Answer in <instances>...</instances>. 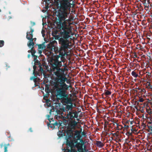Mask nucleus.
Here are the masks:
<instances>
[{"mask_svg":"<svg viewBox=\"0 0 152 152\" xmlns=\"http://www.w3.org/2000/svg\"><path fill=\"white\" fill-rule=\"evenodd\" d=\"M147 2H148V4L149 5V4H150L149 0H147Z\"/></svg>","mask_w":152,"mask_h":152,"instance_id":"obj_44","label":"nucleus"},{"mask_svg":"<svg viewBox=\"0 0 152 152\" xmlns=\"http://www.w3.org/2000/svg\"><path fill=\"white\" fill-rule=\"evenodd\" d=\"M69 19H72V21L73 20V17H69Z\"/></svg>","mask_w":152,"mask_h":152,"instance_id":"obj_39","label":"nucleus"},{"mask_svg":"<svg viewBox=\"0 0 152 152\" xmlns=\"http://www.w3.org/2000/svg\"><path fill=\"white\" fill-rule=\"evenodd\" d=\"M74 130L71 129H66V135L65 137V138L66 140V142L67 144L70 145V142L69 141V140L73 137L74 135ZM70 143L72 144V142H70Z\"/></svg>","mask_w":152,"mask_h":152,"instance_id":"obj_7","label":"nucleus"},{"mask_svg":"<svg viewBox=\"0 0 152 152\" xmlns=\"http://www.w3.org/2000/svg\"><path fill=\"white\" fill-rule=\"evenodd\" d=\"M81 132L79 130H76L74 134V136L76 138H77V140H81L82 139L81 138V136L80 134Z\"/></svg>","mask_w":152,"mask_h":152,"instance_id":"obj_11","label":"nucleus"},{"mask_svg":"<svg viewBox=\"0 0 152 152\" xmlns=\"http://www.w3.org/2000/svg\"><path fill=\"white\" fill-rule=\"evenodd\" d=\"M52 120V121H51V123H54L55 122H54V120L53 119V118H50V120Z\"/></svg>","mask_w":152,"mask_h":152,"instance_id":"obj_37","label":"nucleus"},{"mask_svg":"<svg viewBox=\"0 0 152 152\" xmlns=\"http://www.w3.org/2000/svg\"><path fill=\"white\" fill-rule=\"evenodd\" d=\"M45 1L46 3L45 8L48 10L49 7V5L51 3V1L50 0H45Z\"/></svg>","mask_w":152,"mask_h":152,"instance_id":"obj_16","label":"nucleus"},{"mask_svg":"<svg viewBox=\"0 0 152 152\" xmlns=\"http://www.w3.org/2000/svg\"><path fill=\"white\" fill-rule=\"evenodd\" d=\"M116 123H116L114 122V123H113L112 124H113V125L114 126H115V124L116 125Z\"/></svg>","mask_w":152,"mask_h":152,"instance_id":"obj_42","label":"nucleus"},{"mask_svg":"<svg viewBox=\"0 0 152 152\" xmlns=\"http://www.w3.org/2000/svg\"><path fill=\"white\" fill-rule=\"evenodd\" d=\"M49 97V95H48V94H46V95H44V97H43V99H44L45 100V101H46V100L47 99H45V98H48Z\"/></svg>","mask_w":152,"mask_h":152,"instance_id":"obj_33","label":"nucleus"},{"mask_svg":"<svg viewBox=\"0 0 152 152\" xmlns=\"http://www.w3.org/2000/svg\"><path fill=\"white\" fill-rule=\"evenodd\" d=\"M134 123V122L133 121H130L129 120H127L126 121V124H128V125H129V126L131 127H132L133 126V124Z\"/></svg>","mask_w":152,"mask_h":152,"instance_id":"obj_15","label":"nucleus"},{"mask_svg":"<svg viewBox=\"0 0 152 152\" xmlns=\"http://www.w3.org/2000/svg\"><path fill=\"white\" fill-rule=\"evenodd\" d=\"M140 90V92H143L144 94H145V93L146 92V91L145 89L144 88L143 89H139Z\"/></svg>","mask_w":152,"mask_h":152,"instance_id":"obj_29","label":"nucleus"},{"mask_svg":"<svg viewBox=\"0 0 152 152\" xmlns=\"http://www.w3.org/2000/svg\"><path fill=\"white\" fill-rule=\"evenodd\" d=\"M116 128L117 130H120L121 129L122 127V125H119L118 124H116Z\"/></svg>","mask_w":152,"mask_h":152,"instance_id":"obj_22","label":"nucleus"},{"mask_svg":"<svg viewBox=\"0 0 152 152\" xmlns=\"http://www.w3.org/2000/svg\"><path fill=\"white\" fill-rule=\"evenodd\" d=\"M51 124L53 125L54 127L56 126L58 127H59L61 125V124L60 122H58L56 121H55L54 123H51Z\"/></svg>","mask_w":152,"mask_h":152,"instance_id":"obj_20","label":"nucleus"},{"mask_svg":"<svg viewBox=\"0 0 152 152\" xmlns=\"http://www.w3.org/2000/svg\"><path fill=\"white\" fill-rule=\"evenodd\" d=\"M55 42V41L50 42L47 45V48L51 50L54 49V52L56 53H59L58 55L54 56L51 59L50 62V64L51 65V71L53 72V74L56 76V78H64L66 77L64 74V70L63 68H61L62 65V62L64 61V60L65 59L64 56L67 55L68 49H70L71 46V43L69 44V46L67 48L63 50L61 48V45L59 43L60 45L59 48L55 47L54 42Z\"/></svg>","mask_w":152,"mask_h":152,"instance_id":"obj_3","label":"nucleus"},{"mask_svg":"<svg viewBox=\"0 0 152 152\" xmlns=\"http://www.w3.org/2000/svg\"><path fill=\"white\" fill-rule=\"evenodd\" d=\"M57 135L59 137H61L65 136V133L63 132L59 131L57 133Z\"/></svg>","mask_w":152,"mask_h":152,"instance_id":"obj_18","label":"nucleus"},{"mask_svg":"<svg viewBox=\"0 0 152 152\" xmlns=\"http://www.w3.org/2000/svg\"><path fill=\"white\" fill-rule=\"evenodd\" d=\"M37 56H35V57L34 58V60L35 64L33 67L34 69L33 74L34 76L31 77L30 78V80H33L35 83L37 82V76H35L36 75L40 76L43 73L44 76L45 75V72L42 67V66H44V65L41 64L39 61L37 60Z\"/></svg>","mask_w":152,"mask_h":152,"instance_id":"obj_4","label":"nucleus"},{"mask_svg":"<svg viewBox=\"0 0 152 152\" xmlns=\"http://www.w3.org/2000/svg\"><path fill=\"white\" fill-rule=\"evenodd\" d=\"M64 152H77V151L75 149H73L72 150H66V151H64Z\"/></svg>","mask_w":152,"mask_h":152,"instance_id":"obj_28","label":"nucleus"},{"mask_svg":"<svg viewBox=\"0 0 152 152\" xmlns=\"http://www.w3.org/2000/svg\"><path fill=\"white\" fill-rule=\"evenodd\" d=\"M112 94V92L109 90H104V93H103L102 95H104L106 96H109Z\"/></svg>","mask_w":152,"mask_h":152,"instance_id":"obj_13","label":"nucleus"},{"mask_svg":"<svg viewBox=\"0 0 152 152\" xmlns=\"http://www.w3.org/2000/svg\"><path fill=\"white\" fill-rule=\"evenodd\" d=\"M72 138H73V139H70V140H69V142H72V144H71L70 142V145H69L67 144L66 142V148L65 149V151H66L67 150H72L75 149L73 148L76 147L78 148V151L79 152L80 151L83 152V145L85 144L84 141L82 139L77 140V138H76L74 136Z\"/></svg>","mask_w":152,"mask_h":152,"instance_id":"obj_5","label":"nucleus"},{"mask_svg":"<svg viewBox=\"0 0 152 152\" xmlns=\"http://www.w3.org/2000/svg\"><path fill=\"white\" fill-rule=\"evenodd\" d=\"M55 109H51L49 112L50 115H47V118H48V120L49 121V123H48L47 124V125L48 127L50 128L51 129H53L55 127L53 125L51 124V121L50 120V115H51V112H54Z\"/></svg>","mask_w":152,"mask_h":152,"instance_id":"obj_10","label":"nucleus"},{"mask_svg":"<svg viewBox=\"0 0 152 152\" xmlns=\"http://www.w3.org/2000/svg\"><path fill=\"white\" fill-rule=\"evenodd\" d=\"M116 128L117 130H120L121 129L122 127V125H119L118 124H116Z\"/></svg>","mask_w":152,"mask_h":152,"instance_id":"obj_23","label":"nucleus"},{"mask_svg":"<svg viewBox=\"0 0 152 152\" xmlns=\"http://www.w3.org/2000/svg\"><path fill=\"white\" fill-rule=\"evenodd\" d=\"M71 0H56L54 2L55 7L58 9V17L59 22L57 25L58 28L61 29L56 39L58 40L59 43L61 45V48L64 49L69 46L71 43L72 30L70 25L72 24V19L68 18L71 8Z\"/></svg>","mask_w":152,"mask_h":152,"instance_id":"obj_1","label":"nucleus"},{"mask_svg":"<svg viewBox=\"0 0 152 152\" xmlns=\"http://www.w3.org/2000/svg\"><path fill=\"white\" fill-rule=\"evenodd\" d=\"M36 45L38 46V49H41L42 50H43L44 49H45L46 48V45H45V42H44L42 44H37Z\"/></svg>","mask_w":152,"mask_h":152,"instance_id":"obj_12","label":"nucleus"},{"mask_svg":"<svg viewBox=\"0 0 152 152\" xmlns=\"http://www.w3.org/2000/svg\"><path fill=\"white\" fill-rule=\"evenodd\" d=\"M131 70L130 69H128L127 71L128 72H131Z\"/></svg>","mask_w":152,"mask_h":152,"instance_id":"obj_43","label":"nucleus"},{"mask_svg":"<svg viewBox=\"0 0 152 152\" xmlns=\"http://www.w3.org/2000/svg\"><path fill=\"white\" fill-rule=\"evenodd\" d=\"M150 5L151 7H152V3Z\"/></svg>","mask_w":152,"mask_h":152,"instance_id":"obj_48","label":"nucleus"},{"mask_svg":"<svg viewBox=\"0 0 152 152\" xmlns=\"http://www.w3.org/2000/svg\"><path fill=\"white\" fill-rule=\"evenodd\" d=\"M4 43V42L3 40H0V47H2Z\"/></svg>","mask_w":152,"mask_h":152,"instance_id":"obj_31","label":"nucleus"},{"mask_svg":"<svg viewBox=\"0 0 152 152\" xmlns=\"http://www.w3.org/2000/svg\"><path fill=\"white\" fill-rule=\"evenodd\" d=\"M146 88L148 89H151L152 90V86L151 85L150 83L147 85Z\"/></svg>","mask_w":152,"mask_h":152,"instance_id":"obj_25","label":"nucleus"},{"mask_svg":"<svg viewBox=\"0 0 152 152\" xmlns=\"http://www.w3.org/2000/svg\"><path fill=\"white\" fill-rule=\"evenodd\" d=\"M96 144L98 146L100 147H102L104 146L103 143L100 141H96Z\"/></svg>","mask_w":152,"mask_h":152,"instance_id":"obj_19","label":"nucleus"},{"mask_svg":"<svg viewBox=\"0 0 152 152\" xmlns=\"http://www.w3.org/2000/svg\"><path fill=\"white\" fill-rule=\"evenodd\" d=\"M86 133L84 132H83L82 133V135L83 136H85L86 135Z\"/></svg>","mask_w":152,"mask_h":152,"instance_id":"obj_38","label":"nucleus"},{"mask_svg":"<svg viewBox=\"0 0 152 152\" xmlns=\"http://www.w3.org/2000/svg\"><path fill=\"white\" fill-rule=\"evenodd\" d=\"M32 47L31 48V55L32 56L34 57V58L35 57V56H37L35 55V53H36V51L34 49V47L33 46L34 45H32Z\"/></svg>","mask_w":152,"mask_h":152,"instance_id":"obj_17","label":"nucleus"},{"mask_svg":"<svg viewBox=\"0 0 152 152\" xmlns=\"http://www.w3.org/2000/svg\"><path fill=\"white\" fill-rule=\"evenodd\" d=\"M145 2H146V0H145ZM144 5L145 6V8H147L148 9L149 5L148 4V3H146V2L144 3Z\"/></svg>","mask_w":152,"mask_h":152,"instance_id":"obj_26","label":"nucleus"},{"mask_svg":"<svg viewBox=\"0 0 152 152\" xmlns=\"http://www.w3.org/2000/svg\"><path fill=\"white\" fill-rule=\"evenodd\" d=\"M28 53H31V50H28Z\"/></svg>","mask_w":152,"mask_h":152,"instance_id":"obj_45","label":"nucleus"},{"mask_svg":"<svg viewBox=\"0 0 152 152\" xmlns=\"http://www.w3.org/2000/svg\"><path fill=\"white\" fill-rule=\"evenodd\" d=\"M34 39V41H36V38H33Z\"/></svg>","mask_w":152,"mask_h":152,"instance_id":"obj_49","label":"nucleus"},{"mask_svg":"<svg viewBox=\"0 0 152 152\" xmlns=\"http://www.w3.org/2000/svg\"><path fill=\"white\" fill-rule=\"evenodd\" d=\"M50 102V100L48 99L46 100V103L47 106L50 107L51 106V104L49 103V102Z\"/></svg>","mask_w":152,"mask_h":152,"instance_id":"obj_24","label":"nucleus"},{"mask_svg":"<svg viewBox=\"0 0 152 152\" xmlns=\"http://www.w3.org/2000/svg\"><path fill=\"white\" fill-rule=\"evenodd\" d=\"M124 128L125 129H128L130 126L129 125H128V124H126V123L125 124H124Z\"/></svg>","mask_w":152,"mask_h":152,"instance_id":"obj_34","label":"nucleus"},{"mask_svg":"<svg viewBox=\"0 0 152 152\" xmlns=\"http://www.w3.org/2000/svg\"><path fill=\"white\" fill-rule=\"evenodd\" d=\"M108 124V122L107 121H105L104 122V128H105L107 127V125Z\"/></svg>","mask_w":152,"mask_h":152,"instance_id":"obj_32","label":"nucleus"},{"mask_svg":"<svg viewBox=\"0 0 152 152\" xmlns=\"http://www.w3.org/2000/svg\"><path fill=\"white\" fill-rule=\"evenodd\" d=\"M83 147H84V149H85V148H86V146L85 145H83Z\"/></svg>","mask_w":152,"mask_h":152,"instance_id":"obj_50","label":"nucleus"},{"mask_svg":"<svg viewBox=\"0 0 152 152\" xmlns=\"http://www.w3.org/2000/svg\"><path fill=\"white\" fill-rule=\"evenodd\" d=\"M34 31V30L31 28L30 32H27L26 33V38L29 40V41L28 42L27 45L28 47L31 48V45H34V43L33 42L34 39L33 38V33Z\"/></svg>","mask_w":152,"mask_h":152,"instance_id":"obj_6","label":"nucleus"},{"mask_svg":"<svg viewBox=\"0 0 152 152\" xmlns=\"http://www.w3.org/2000/svg\"><path fill=\"white\" fill-rule=\"evenodd\" d=\"M45 84V90L49 91V86L48 84Z\"/></svg>","mask_w":152,"mask_h":152,"instance_id":"obj_27","label":"nucleus"},{"mask_svg":"<svg viewBox=\"0 0 152 152\" xmlns=\"http://www.w3.org/2000/svg\"><path fill=\"white\" fill-rule=\"evenodd\" d=\"M67 114L65 118L69 119V121L73 120L75 118H77L78 117L77 114L76 112L72 111H67Z\"/></svg>","mask_w":152,"mask_h":152,"instance_id":"obj_8","label":"nucleus"},{"mask_svg":"<svg viewBox=\"0 0 152 152\" xmlns=\"http://www.w3.org/2000/svg\"><path fill=\"white\" fill-rule=\"evenodd\" d=\"M106 88L107 89L108 88V87L107 88Z\"/></svg>","mask_w":152,"mask_h":152,"instance_id":"obj_51","label":"nucleus"},{"mask_svg":"<svg viewBox=\"0 0 152 152\" xmlns=\"http://www.w3.org/2000/svg\"><path fill=\"white\" fill-rule=\"evenodd\" d=\"M77 124V123L75 120L69 121V122L68 124L67 129H71L74 130L75 129Z\"/></svg>","mask_w":152,"mask_h":152,"instance_id":"obj_9","label":"nucleus"},{"mask_svg":"<svg viewBox=\"0 0 152 152\" xmlns=\"http://www.w3.org/2000/svg\"><path fill=\"white\" fill-rule=\"evenodd\" d=\"M151 122H148V123L147 126L149 129L148 132L150 131V133L152 134V126H151Z\"/></svg>","mask_w":152,"mask_h":152,"instance_id":"obj_14","label":"nucleus"},{"mask_svg":"<svg viewBox=\"0 0 152 152\" xmlns=\"http://www.w3.org/2000/svg\"><path fill=\"white\" fill-rule=\"evenodd\" d=\"M35 24V23L34 22H33V25H34Z\"/></svg>","mask_w":152,"mask_h":152,"instance_id":"obj_47","label":"nucleus"},{"mask_svg":"<svg viewBox=\"0 0 152 152\" xmlns=\"http://www.w3.org/2000/svg\"><path fill=\"white\" fill-rule=\"evenodd\" d=\"M42 49L41 50H40L39 49L38 50V53L40 55H41L42 52Z\"/></svg>","mask_w":152,"mask_h":152,"instance_id":"obj_36","label":"nucleus"},{"mask_svg":"<svg viewBox=\"0 0 152 152\" xmlns=\"http://www.w3.org/2000/svg\"><path fill=\"white\" fill-rule=\"evenodd\" d=\"M29 130L31 132H33V130H32V129L31 128H29Z\"/></svg>","mask_w":152,"mask_h":152,"instance_id":"obj_41","label":"nucleus"},{"mask_svg":"<svg viewBox=\"0 0 152 152\" xmlns=\"http://www.w3.org/2000/svg\"><path fill=\"white\" fill-rule=\"evenodd\" d=\"M66 77L59 78H54V81L52 83L53 86V91L58 100H60L64 106L59 110H57L56 112L57 114L62 115L63 112L68 111L73 108V105L72 100L69 97L66 91L69 86L65 83L67 80Z\"/></svg>","mask_w":152,"mask_h":152,"instance_id":"obj_2","label":"nucleus"},{"mask_svg":"<svg viewBox=\"0 0 152 152\" xmlns=\"http://www.w3.org/2000/svg\"><path fill=\"white\" fill-rule=\"evenodd\" d=\"M132 75L134 77L136 78L138 76L137 74L134 71H133L132 72Z\"/></svg>","mask_w":152,"mask_h":152,"instance_id":"obj_21","label":"nucleus"},{"mask_svg":"<svg viewBox=\"0 0 152 152\" xmlns=\"http://www.w3.org/2000/svg\"><path fill=\"white\" fill-rule=\"evenodd\" d=\"M134 56L136 58H137V55L136 53H134Z\"/></svg>","mask_w":152,"mask_h":152,"instance_id":"obj_40","label":"nucleus"},{"mask_svg":"<svg viewBox=\"0 0 152 152\" xmlns=\"http://www.w3.org/2000/svg\"><path fill=\"white\" fill-rule=\"evenodd\" d=\"M7 147L6 145L4 146V152H7Z\"/></svg>","mask_w":152,"mask_h":152,"instance_id":"obj_35","label":"nucleus"},{"mask_svg":"<svg viewBox=\"0 0 152 152\" xmlns=\"http://www.w3.org/2000/svg\"><path fill=\"white\" fill-rule=\"evenodd\" d=\"M30 54H29L28 55V58H29V57H30Z\"/></svg>","mask_w":152,"mask_h":152,"instance_id":"obj_46","label":"nucleus"},{"mask_svg":"<svg viewBox=\"0 0 152 152\" xmlns=\"http://www.w3.org/2000/svg\"><path fill=\"white\" fill-rule=\"evenodd\" d=\"M144 101V99L140 97H139V99L138 100V102H143Z\"/></svg>","mask_w":152,"mask_h":152,"instance_id":"obj_30","label":"nucleus"}]
</instances>
